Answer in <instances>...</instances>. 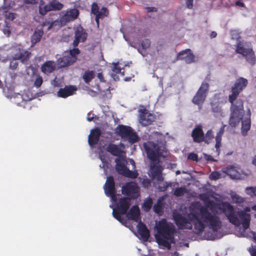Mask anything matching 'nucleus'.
Returning <instances> with one entry per match:
<instances>
[{"label": "nucleus", "mask_w": 256, "mask_h": 256, "mask_svg": "<svg viewBox=\"0 0 256 256\" xmlns=\"http://www.w3.org/2000/svg\"><path fill=\"white\" fill-rule=\"evenodd\" d=\"M248 80L243 78L237 79L232 87V94L228 96V101L231 104L230 116L229 124L232 127L236 126L242 121L241 132L243 136H246L250 128V116L248 115L244 119V102L240 99H236L240 92L246 87Z\"/></svg>", "instance_id": "nucleus-1"}, {"label": "nucleus", "mask_w": 256, "mask_h": 256, "mask_svg": "<svg viewBox=\"0 0 256 256\" xmlns=\"http://www.w3.org/2000/svg\"><path fill=\"white\" fill-rule=\"evenodd\" d=\"M190 213L188 217L191 220H194V228L198 234L203 232L205 229L204 223L214 232H216L222 227L220 218L211 214L207 207L202 206L198 202L192 203L190 206Z\"/></svg>", "instance_id": "nucleus-2"}, {"label": "nucleus", "mask_w": 256, "mask_h": 256, "mask_svg": "<svg viewBox=\"0 0 256 256\" xmlns=\"http://www.w3.org/2000/svg\"><path fill=\"white\" fill-rule=\"evenodd\" d=\"M218 209L222 210L226 216L229 222L232 224L239 226L242 224L244 230L250 226V215L244 210L236 212L234 207L228 202H222Z\"/></svg>", "instance_id": "nucleus-3"}, {"label": "nucleus", "mask_w": 256, "mask_h": 256, "mask_svg": "<svg viewBox=\"0 0 256 256\" xmlns=\"http://www.w3.org/2000/svg\"><path fill=\"white\" fill-rule=\"evenodd\" d=\"M156 234H155V238L157 243L160 246L170 250L171 248V244L174 240V234L176 232L174 226L163 218L156 224Z\"/></svg>", "instance_id": "nucleus-4"}, {"label": "nucleus", "mask_w": 256, "mask_h": 256, "mask_svg": "<svg viewBox=\"0 0 256 256\" xmlns=\"http://www.w3.org/2000/svg\"><path fill=\"white\" fill-rule=\"evenodd\" d=\"M130 198H120L115 208L113 209L112 215L114 217L122 224H124L125 220L120 214H126L130 206Z\"/></svg>", "instance_id": "nucleus-5"}, {"label": "nucleus", "mask_w": 256, "mask_h": 256, "mask_svg": "<svg viewBox=\"0 0 256 256\" xmlns=\"http://www.w3.org/2000/svg\"><path fill=\"white\" fill-rule=\"evenodd\" d=\"M146 153L148 158L152 161L154 162L158 160L163 152L166 150L164 146H158L153 142H149L144 144Z\"/></svg>", "instance_id": "nucleus-6"}, {"label": "nucleus", "mask_w": 256, "mask_h": 256, "mask_svg": "<svg viewBox=\"0 0 256 256\" xmlns=\"http://www.w3.org/2000/svg\"><path fill=\"white\" fill-rule=\"evenodd\" d=\"M116 133L122 138H126L132 144L139 140L136 133L130 126L119 124L116 128Z\"/></svg>", "instance_id": "nucleus-7"}, {"label": "nucleus", "mask_w": 256, "mask_h": 256, "mask_svg": "<svg viewBox=\"0 0 256 256\" xmlns=\"http://www.w3.org/2000/svg\"><path fill=\"white\" fill-rule=\"evenodd\" d=\"M209 88L210 85L208 82H202L192 99V102L198 106L200 110L202 108L203 104L206 100Z\"/></svg>", "instance_id": "nucleus-8"}, {"label": "nucleus", "mask_w": 256, "mask_h": 256, "mask_svg": "<svg viewBox=\"0 0 256 256\" xmlns=\"http://www.w3.org/2000/svg\"><path fill=\"white\" fill-rule=\"evenodd\" d=\"M236 52L242 54L246 58V61L251 65L254 64V53L252 48H245L242 42H239L236 46Z\"/></svg>", "instance_id": "nucleus-9"}, {"label": "nucleus", "mask_w": 256, "mask_h": 256, "mask_svg": "<svg viewBox=\"0 0 256 256\" xmlns=\"http://www.w3.org/2000/svg\"><path fill=\"white\" fill-rule=\"evenodd\" d=\"M173 216L175 224L179 229H192V222H194V220H191L188 217L187 218L180 213L174 214Z\"/></svg>", "instance_id": "nucleus-10"}, {"label": "nucleus", "mask_w": 256, "mask_h": 256, "mask_svg": "<svg viewBox=\"0 0 256 256\" xmlns=\"http://www.w3.org/2000/svg\"><path fill=\"white\" fill-rule=\"evenodd\" d=\"M139 122L143 126H147L152 124L156 119V116L150 113L148 110L144 109L140 110Z\"/></svg>", "instance_id": "nucleus-11"}, {"label": "nucleus", "mask_w": 256, "mask_h": 256, "mask_svg": "<svg viewBox=\"0 0 256 256\" xmlns=\"http://www.w3.org/2000/svg\"><path fill=\"white\" fill-rule=\"evenodd\" d=\"M116 169L119 174L127 178H136L138 176L136 172L130 170L124 164L120 162H116Z\"/></svg>", "instance_id": "nucleus-12"}, {"label": "nucleus", "mask_w": 256, "mask_h": 256, "mask_svg": "<svg viewBox=\"0 0 256 256\" xmlns=\"http://www.w3.org/2000/svg\"><path fill=\"white\" fill-rule=\"evenodd\" d=\"M80 12L76 8L68 9L66 13L60 18L62 24H66L76 19L79 16Z\"/></svg>", "instance_id": "nucleus-13"}, {"label": "nucleus", "mask_w": 256, "mask_h": 256, "mask_svg": "<svg viewBox=\"0 0 256 256\" xmlns=\"http://www.w3.org/2000/svg\"><path fill=\"white\" fill-rule=\"evenodd\" d=\"M124 146L122 142H120L119 145L110 143L106 146V150L114 156H119L124 152Z\"/></svg>", "instance_id": "nucleus-14"}, {"label": "nucleus", "mask_w": 256, "mask_h": 256, "mask_svg": "<svg viewBox=\"0 0 256 256\" xmlns=\"http://www.w3.org/2000/svg\"><path fill=\"white\" fill-rule=\"evenodd\" d=\"M222 172L232 179L239 180L242 178L240 169L233 166L224 168Z\"/></svg>", "instance_id": "nucleus-15"}, {"label": "nucleus", "mask_w": 256, "mask_h": 256, "mask_svg": "<svg viewBox=\"0 0 256 256\" xmlns=\"http://www.w3.org/2000/svg\"><path fill=\"white\" fill-rule=\"evenodd\" d=\"M177 60H184L186 64H191L194 61V56L190 49H186L178 52Z\"/></svg>", "instance_id": "nucleus-16"}, {"label": "nucleus", "mask_w": 256, "mask_h": 256, "mask_svg": "<svg viewBox=\"0 0 256 256\" xmlns=\"http://www.w3.org/2000/svg\"><path fill=\"white\" fill-rule=\"evenodd\" d=\"M102 134V132L98 128H94L90 130L88 138V142L90 146H93L96 144Z\"/></svg>", "instance_id": "nucleus-17"}, {"label": "nucleus", "mask_w": 256, "mask_h": 256, "mask_svg": "<svg viewBox=\"0 0 256 256\" xmlns=\"http://www.w3.org/2000/svg\"><path fill=\"white\" fill-rule=\"evenodd\" d=\"M150 170L152 178H156L159 182L164 180V178L162 176V166L156 164H151Z\"/></svg>", "instance_id": "nucleus-18"}, {"label": "nucleus", "mask_w": 256, "mask_h": 256, "mask_svg": "<svg viewBox=\"0 0 256 256\" xmlns=\"http://www.w3.org/2000/svg\"><path fill=\"white\" fill-rule=\"evenodd\" d=\"M192 136L195 142L200 143L204 141V133L201 125H198L193 129Z\"/></svg>", "instance_id": "nucleus-19"}, {"label": "nucleus", "mask_w": 256, "mask_h": 256, "mask_svg": "<svg viewBox=\"0 0 256 256\" xmlns=\"http://www.w3.org/2000/svg\"><path fill=\"white\" fill-rule=\"evenodd\" d=\"M104 190L106 195H114V192L116 190L115 182L112 176H109L107 178L104 186Z\"/></svg>", "instance_id": "nucleus-20"}, {"label": "nucleus", "mask_w": 256, "mask_h": 256, "mask_svg": "<svg viewBox=\"0 0 256 256\" xmlns=\"http://www.w3.org/2000/svg\"><path fill=\"white\" fill-rule=\"evenodd\" d=\"M76 88L74 86H66L64 88H60L57 92V95L58 97L66 98L74 94Z\"/></svg>", "instance_id": "nucleus-21"}, {"label": "nucleus", "mask_w": 256, "mask_h": 256, "mask_svg": "<svg viewBox=\"0 0 256 256\" xmlns=\"http://www.w3.org/2000/svg\"><path fill=\"white\" fill-rule=\"evenodd\" d=\"M122 194L130 196L138 192V187L135 184L128 182L122 188Z\"/></svg>", "instance_id": "nucleus-22"}, {"label": "nucleus", "mask_w": 256, "mask_h": 256, "mask_svg": "<svg viewBox=\"0 0 256 256\" xmlns=\"http://www.w3.org/2000/svg\"><path fill=\"white\" fill-rule=\"evenodd\" d=\"M126 216L128 219L133 220L136 222L140 220V210L136 205L133 206L127 213Z\"/></svg>", "instance_id": "nucleus-23"}, {"label": "nucleus", "mask_w": 256, "mask_h": 256, "mask_svg": "<svg viewBox=\"0 0 256 256\" xmlns=\"http://www.w3.org/2000/svg\"><path fill=\"white\" fill-rule=\"evenodd\" d=\"M138 232L144 241H147L150 237V231L146 226L140 221L138 225Z\"/></svg>", "instance_id": "nucleus-24"}, {"label": "nucleus", "mask_w": 256, "mask_h": 256, "mask_svg": "<svg viewBox=\"0 0 256 256\" xmlns=\"http://www.w3.org/2000/svg\"><path fill=\"white\" fill-rule=\"evenodd\" d=\"M56 69V64L54 61L48 60L42 64L41 66L42 72L48 74L52 72Z\"/></svg>", "instance_id": "nucleus-25"}, {"label": "nucleus", "mask_w": 256, "mask_h": 256, "mask_svg": "<svg viewBox=\"0 0 256 256\" xmlns=\"http://www.w3.org/2000/svg\"><path fill=\"white\" fill-rule=\"evenodd\" d=\"M30 52L28 50H22L19 53L14 54L12 58L14 60H20L24 64H27L30 58Z\"/></svg>", "instance_id": "nucleus-26"}, {"label": "nucleus", "mask_w": 256, "mask_h": 256, "mask_svg": "<svg viewBox=\"0 0 256 256\" xmlns=\"http://www.w3.org/2000/svg\"><path fill=\"white\" fill-rule=\"evenodd\" d=\"M30 52L28 50H22L19 53L14 54L12 58L14 60H20L24 64H27L30 58Z\"/></svg>", "instance_id": "nucleus-27"}, {"label": "nucleus", "mask_w": 256, "mask_h": 256, "mask_svg": "<svg viewBox=\"0 0 256 256\" xmlns=\"http://www.w3.org/2000/svg\"><path fill=\"white\" fill-rule=\"evenodd\" d=\"M87 36L88 34L82 26H79L76 28L74 32V38L82 42H84L86 40Z\"/></svg>", "instance_id": "nucleus-28"}, {"label": "nucleus", "mask_w": 256, "mask_h": 256, "mask_svg": "<svg viewBox=\"0 0 256 256\" xmlns=\"http://www.w3.org/2000/svg\"><path fill=\"white\" fill-rule=\"evenodd\" d=\"M118 62H114L112 63V73L111 74L112 76L114 78L115 81H118L120 80L117 74H120L121 76H124V72H121L122 68L118 66Z\"/></svg>", "instance_id": "nucleus-29"}, {"label": "nucleus", "mask_w": 256, "mask_h": 256, "mask_svg": "<svg viewBox=\"0 0 256 256\" xmlns=\"http://www.w3.org/2000/svg\"><path fill=\"white\" fill-rule=\"evenodd\" d=\"M58 65L59 68H64L74 64L70 58L68 56H63L57 60Z\"/></svg>", "instance_id": "nucleus-30"}, {"label": "nucleus", "mask_w": 256, "mask_h": 256, "mask_svg": "<svg viewBox=\"0 0 256 256\" xmlns=\"http://www.w3.org/2000/svg\"><path fill=\"white\" fill-rule=\"evenodd\" d=\"M49 12H51L49 3L45 4L43 0H40L38 6V13L41 16H46Z\"/></svg>", "instance_id": "nucleus-31"}, {"label": "nucleus", "mask_w": 256, "mask_h": 256, "mask_svg": "<svg viewBox=\"0 0 256 256\" xmlns=\"http://www.w3.org/2000/svg\"><path fill=\"white\" fill-rule=\"evenodd\" d=\"M95 76L94 70H86L84 72L82 78L86 84H88Z\"/></svg>", "instance_id": "nucleus-32"}, {"label": "nucleus", "mask_w": 256, "mask_h": 256, "mask_svg": "<svg viewBox=\"0 0 256 256\" xmlns=\"http://www.w3.org/2000/svg\"><path fill=\"white\" fill-rule=\"evenodd\" d=\"M49 4L51 11L60 10L64 7V4L58 0H52L49 2Z\"/></svg>", "instance_id": "nucleus-33"}, {"label": "nucleus", "mask_w": 256, "mask_h": 256, "mask_svg": "<svg viewBox=\"0 0 256 256\" xmlns=\"http://www.w3.org/2000/svg\"><path fill=\"white\" fill-rule=\"evenodd\" d=\"M43 34L44 32L42 30H35L31 38L32 43V44H36V43L40 42Z\"/></svg>", "instance_id": "nucleus-34"}, {"label": "nucleus", "mask_w": 256, "mask_h": 256, "mask_svg": "<svg viewBox=\"0 0 256 256\" xmlns=\"http://www.w3.org/2000/svg\"><path fill=\"white\" fill-rule=\"evenodd\" d=\"M108 14V10L106 7H103L100 11L96 14V21L97 24H99V19H102L104 17L107 16Z\"/></svg>", "instance_id": "nucleus-35"}, {"label": "nucleus", "mask_w": 256, "mask_h": 256, "mask_svg": "<svg viewBox=\"0 0 256 256\" xmlns=\"http://www.w3.org/2000/svg\"><path fill=\"white\" fill-rule=\"evenodd\" d=\"M80 52L78 48H73L69 50V56L73 62H75L77 60V56L80 54Z\"/></svg>", "instance_id": "nucleus-36"}, {"label": "nucleus", "mask_w": 256, "mask_h": 256, "mask_svg": "<svg viewBox=\"0 0 256 256\" xmlns=\"http://www.w3.org/2000/svg\"><path fill=\"white\" fill-rule=\"evenodd\" d=\"M210 106L212 112L214 113H220L222 108L219 101H215V100L210 102Z\"/></svg>", "instance_id": "nucleus-37"}, {"label": "nucleus", "mask_w": 256, "mask_h": 256, "mask_svg": "<svg viewBox=\"0 0 256 256\" xmlns=\"http://www.w3.org/2000/svg\"><path fill=\"white\" fill-rule=\"evenodd\" d=\"M214 138L213 132L212 130H209L207 131L206 135L204 134V142L205 143L210 144L212 140Z\"/></svg>", "instance_id": "nucleus-38"}, {"label": "nucleus", "mask_w": 256, "mask_h": 256, "mask_svg": "<svg viewBox=\"0 0 256 256\" xmlns=\"http://www.w3.org/2000/svg\"><path fill=\"white\" fill-rule=\"evenodd\" d=\"M56 22V20H54L52 18H46L43 22L42 24V26H48V30H50L52 26H54V23Z\"/></svg>", "instance_id": "nucleus-39"}, {"label": "nucleus", "mask_w": 256, "mask_h": 256, "mask_svg": "<svg viewBox=\"0 0 256 256\" xmlns=\"http://www.w3.org/2000/svg\"><path fill=\"white\" fill-rule=\"evenodd\" d=\"M152 205V200L150 198H149L146 200H144L142 208L146 212H148L151 209Z\"/></svg>", "instance_id": "nucleus-40"}, {"label": "nucleus", "mask_w": 256, "mask_h": 256, "mask_svg": "<svg viewBox=\"0 0 256 256\" xmlns=\"http://www.w3.org/2000/svg\"><path fill=\"white\" fill-rule=\"evenodd\" d=\"M187 192L188 190L185 187H180L176 188L174 191V194L176 196H182Z\"/></svg>", "instance_id": "nucleus-41"}, {"label": "nucleus", "mask_w": 256, "mask_h": 256, "mask_svg": "<svg viewBox=\"0 0 256 256\" xmlns=\"http://www.w3.org/2000/svg\"><path fill=\"white\" fill-rule=\"evenodd\" d=\"M42 78L40 75L36 76L34 82V86L37 88H38L42 86Z\"/></svg>", "instance_id": "nucleus-42"}, {"label": "nucleus", "mask_w": 256, "mask_h": 256, "mask_svg": "<svg viewBox=\"0 0 256 256\" xmlns=\"http://www.w3.org/2000/svg\"><path fill=\"white\" fill-rule=\"evenodd\" d=\"M153 208L154 212L157 214L162 212V204L160 200H158L156 204H154Z\"/></svg>", "instance_id": "nucleus-43"}, {"label": "nucleus", "mask_w": 256, "mask_h": 256, "mask_svg": "<svg viewBox=\"0 0 256 256\" xmlns=\"http://www.w3.org/2000/svg\"><path fill=\"white\" fill-rule=\"evenodd\" d=\"M221 177L220 174L216 171L212 172L210 175V178L212 180H216Z\"/></svg>", "instance_id": "nucleus-44"}, {"label": "nucleus", "mask_w": 256, "mask_h": 256, "mask_svg": "<svg viewBox=\"0 0 256 256\" xmlns=\"http://www.w3.org/2000/svg\"><path fill=\"white\" fill-rule=\"evenodd\" d=\"M224 126H223L220 128L219 132L217 133L216 136V140H219L220 141H222V137L224 132Z\"/></svg>", "instance_id": "nucleus-45"}, {"label": "nucleus", "mask_w": 256, "mask_h": 256, "mask_svg": "<svg viewBox=\"0 0 256 256\" xmlns=\"http://www.w3.org/2000/svg\"><path fill=\"white\" fill-rule=\"evenodd\" d=\"M141 46L144 50L148 48L150 46V41L149 39H144L141 42Z\"/></svg>", "instance_id": "nucleus-46"}, {"label": "nucleus", "mask_w": 256, "mask_h": 256, "mask_svg": "<svg viewBox=\"0 0 256 256\" xmlns=\"http://www.w3.org/2000/svg\"><path fill=\"white\" fill-rule=\"evenodd\" d=\"M99 7L96 3L93 2L92 4L91 12L94 15L96 16L99 12Z\"/></svg>", "instance_id": "nucleus-47"}, {"label": "nucleus", "mask_w": 256, "mask_h": 256, "mask_svg": "<svg viewBox=\"0 0 256 256\" xmlns=\"http://www.w3.org/2000/svg\"><path fill=\"white\" fill-rule=\"evenodd\" d=\"M246 192L248 194L251 196H256V188H247L246 190Z\"/></svg>", "instance_id": "nucleus-48"}, {"label": "nucleus", "mask_w": 256, "mask_h": 256, "mask_svg": "<svg viewBox=\"0 0 256 256\" xmlns=\"http://www.w3.org/2000/svg\"><path fill=\"white\" fill-rule=\"evenodd\" d=\"M188 159L192 160L194 161L198 162V156L196 154L194 153V152H191L188 156Z\"/></svg>", "instance_id": "nucleus-49"}, {"label": "nucleus", "mask_w": 256, "mask_h": 256, "mask_svg": "<svg viewBox=\"0 0 256 256\" xmlns=\"http://www.w3.org/2000/svg\"><path fill=\"white\" fill-rule=\"evenodd\" d=\"M249 252L252 256H256V246L252 244L251 247L249 248Z\"/></svg>", "instance_id": "nucleus-50"}, {"label": "nucleus", "mask_w": 256, "mask_h": 256, "mask_svg": "<svg viewBox=\"0 0 256 256\" xmlns=\"http://www.w3.org/2000/svg\"><path fill=\"white\" fill-rule=\"evenodd\" d=\"M142 185L144 188H148L150 186L151 182L149 179H144L142 182Z\"/></svg>", "instance_id": "nucleus-51"}, {"label": "nucleus", "mask_w": 256, "mask_h": 256, "mask_svg": "<svg viewBox=\"0 0 256 256\" xmlns=\"http://www.w3.org/2000/svg\"><path fill=\"white\" fill-rule=\"evenodd\" d=\"M39 0H23L24 3L26 4H35L38 2Z\"/></svg>", "instance_id": "nucleus-52"}, {"label": "nucleus", "mask_w": 256, "mask_h": 256, "mask_svg": "<svg viewBox=\"0 0 256 256\" xmlns=\"http://www.w3.org/2000/svg\"><path fill=\"white\" fill-rule=\"evenodd\" d=\"M82 42L80 40H78V38H74V40L73 41L72 45L74 47V48H76V47L78 45L79 43Z\"/></svg>", "instance_id": "nucleus-53"}, {"label": "nucleus", "mask_w": 256, "mask_h": 256, "mask_svg": "<svg viewBox=\"0 0 256 256\" xmlns=\"http://www.w3.org/2000/svg\"><path fill=\"white\" fill-rule=\"evenodd\" d=\"M186 5L188 8H192L193 7V0H186Z\"/></svg>", "instance_id": "nucleus-54"}, {"label": "nucleus", "mask_w": 256, "mask_h": 256, "mask_svg": "<svg viewBox=\"0 0 256 256\" xmlns=\"http://www.w3.org/2000/svg\"><path fill=\"white\" fill-rule=\"evenodd\" d=\"M216 144H215V148H216V151L219 152L220 151V148L221 146V141L218 140H216Z\"/></svg>", "instance_id": "nucleus-55"}, {"label": "nucleus", "mask_w": 256, "mask_h": 256, "mask_svg": "<svg viewBox=\"0 0 256 256\" xmlns=\"http://www.w3.org/2000/svg\"><path fill=\"white\" fill-rule=\"evenodd\" d=\"M146 9L148 12L157 11V8L154 7H146Z\"/></svg>", "instance_id": "nucleus-56"}, {"label": "nucleus", "mask_w": 256, "mask_h": 256, "mask_svg": "<svg viewBox=\"0 0 256 256\" xmlns=\"http://www.w3.org/2000/svg\"><path fill=\"white\" fill-rule=\"evenodd\" d=\"M108 196H110L112 200L114 202H116L117 200L116 196V191H115V192H114V195H106Z\"/></svg>", "instance_id": "nucleus-57"}, {"label": "nucleus", "mask_w": 256, "mask_h": 256, "mask_svg": "<svg viewBox=\"0 0 256 256\" xmlns=\"http://www.w3.org/2000/svg\"><path fill=\"white\" fill-rule=\"evenodd\" d=\"M90 115H91V114L90 112H88V116H87L86 119L88 122H92V121L94 120V116H90ZM92 116H94V114H92Z\"/></svg>", "instance_id": "nucleus-58"}, {"label": "nucleus", "mask_w": 256, "mask_h": 256, "mask_svg": "<svg viewBox=\"0 0 256 256\" xmlns=\"http://www.w3.org/2000/svg\"><path fill=\"white\" fill-rule=\"evenodd\" d=\"M244 4L242 2H241L240 1H236V6H240V7H243L244 6Z\"/></svg>", "instance_id": "nucleus-59"}, {"label": "nucleus", "mask_w": 256, "mask_h": 256, "mask_svg": "<svg viewBox=\"0 0 256 256\" xmlns=\"http://www.w3.org/2000/svg\"><path fill=\"white\" fill-rule=\"evenodd\" d=\"M98 78L101 82H103L104 80L102 73H98Z\"/></svg>", "instance_id": "nucleus-60"}, {"label": "nucleus", "mask_w": 256, "mask_h": 256, "mask_svg": "<svg viewBox=\"0 0 256 256\" xmlns=\"http://www.w3.org/2000/svg\"><path fill=\"white\" fill-rule=\"evenodd\" d=\"M215 205V203L213 201L209 200L208 202L207 206H211L212 208Z\"/></svg>", "instance_id": "nucleus-61"}, {"label": "nucleus", "mask_w": 256, "mask_h": 256, "mask_svg": "<svg viewBox=\"0 0 256 256\" xmlns=\"http://www.w3.org/2000/svg\"><path fill=\"white\" fill-rule=\"evenodd\" d=\"M216 36H217L216 32L213 31L211 32L210 36L211 38H214Z\"/></svg>", "instance_id": "nucleus-62"}, {"label": "nucleus", "mask_w": 256, "mask_h": 256, "mask_svg": "<svg viewBox=\"0 0 256 256\" xmlns=\"http://www.w3.org/2000/svg\"><path fill=\"white\" fill-rule=\"evenodd\" d=\"M168 186V184H166V186H164L163 188H160V190L163 192L166 190Z\"/></svg>", "instance_id": "nucleus-63"}, {"label": "nucleus", "mask_w": 256, "mask_h": 256, "mask_svg": "<svg viewBox=\"0 0 256 256\" xmlns=\"http://www.w3.org/2000/svg\"><path fill=\"white\" fill-rule=\"evenodd\" d=\"M134 75H132V76L126 77V78H124V80L125 82H129V81H130V80L132 79V77H134Z\"/></svg>", "instance_id": "nucleus-64"}]
</instances>
